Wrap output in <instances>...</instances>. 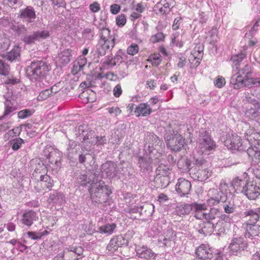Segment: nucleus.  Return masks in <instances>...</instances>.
Returning <instances> with one entry per match:
<instances>
[{"label":"nucleus","mask_w":260,"mask_h":260,"mask_svg":"<svg viewBox=\"0 0 260 260\" xmlns=\"http://www.w3.org/2000/svg\"><path fill=\"white\" fill-rule=\"evenodd\" d=\"M50 69L45 61L34 60L26 68V76L35 84L36 87L42 88L47 82L46 77Z\"/></svg>","instance_id":"nucleus-1"},{"label":"nucleus","mask_w":260,"mask_h":260,"mask_svg":"<svg viewBox=\"0 0 260 260\" xmlns=\"http://www.w3.org/2000/svg\"><path fill=\"white\" fill-rule=\"evenodd\" d=\"M89 192L91 200L100 204L106 202L109 195L111 193L103 181H98L94 179L90 184Z\"/></svg>","instance_id":"nucleus-2"},{"label":"nucleus","mask_w":260,"mask_h":260,"mask_svg":"<svg viewBox=\"0 0 260 260\" xmlns=\"http://www.w3.org/2000/svg\"><path fill=\"white\" fill-rule=\"evenodd\" d=\"M245 134V137L250 144L247 150V154L253 162L258 163L260 161V140L255 139L258 134L254 133V129L252 128L247 129Z\"/></svg>","instance_id":"nucleus-3"},{"label":"nucleus","mask_w":260,"mask_h":260,"mask_svg":"<svg viewBox=\"0 0 260 260\" xmlns=\"http://www.w3.org/2000/svg\"><path fill=\"white\" fill-rule=\"evenodd\" d=\"M197 146L202 153L208 154L209 151L216 148V143L211 138L209 134L206 131L202 129L199 131Z\"/></svg>","instance_id":"nucleus-4"},{"label":"nucleus","mask_w":260,"mask_h":260,"mask_svg":"<svg viewBox=\"0 0 260 260\" xmlns=\"http://www.w3.org/2000/svg\"><path fill=\"white\" fill-rule=\"evenodd\" d=\"M241 192L250 200H255L260 196V187L254 181L247 182L243 186Z\"/></svg>","instance_id":"nucleus-5"},{"label":"nucleus","mask_w":260,"mask_h":260,"mask_svg":"<svg viewBox=\"0 0 260 260\" xmlns=\"http://www.w3.org/2000/svg\"><path fill=\"white\" fill-rule=\"evenodd\" d=\"M165 140L167 146L175 151H179L184 144V139L179 134H176L172 137L169 135H166Z\"/></svg>","instance_id":"nucleus-6"},{"label":"nucleus","mask_w":260,"mask_h":260,"mask_svg":"<svg viewBox=\"0 0 260 260\" xmlns=\"http://www.w3.org/2000/svg\"><path fill=\"white\" fill-rule=\"evenodd\" d=\"M243 87H247L250 89L251 94L258 98H260V76L249 78H244Z\"/></svg>","instance_id":"nucleus-7"},{"label":"nucleus","mask_w":260,"mask_h":260,"mask_svg":"<svg viewBox=\"0 0 260 260\" xmlns=\"http://www.w3.org/2000/svg\"><path fill=\"white\" fill-rule=\"evenodd\" d=\"M224 145L229 149L243 150L244 147L241 137L234 134L229 136L224 141Z\"/></svg>","instance_id":"nucleus-8"},{"label":"nucleus","mask_w":260,"mask_h":260,"mask_svg":"<svg viewBox=\"0 0 260 260\" xmlns=\"http://www.w3.org/2000/svg\"><path fill=\"white\" fill-rule=\"evenodd\" d=\"M49 33L47 30H38L31 34L26 35L23 37L22 40L26 44H31L36 41H40L42 39H45L48 37Z\"/></svg>","instance_id":"nucleus-9"},{"label":"nucleus","mask_w":260,"mask_h":260,"mask_svg":"<svg viewBox=\"0 0 260 260\" xmlns=\"http://www.w3.org/2000/svg\"><path fill=\"white\" fill-rule=\"evenodd\" d=\"M115 38L110 40H99L97 45L96 51L101 56H104L107 52L110 51L115 46Z\"/></svg>","instance_id":"nucleus-10"},{"label":"nucleus","mask_w":260,"mask_h":260,"mask_svg":"<svg viewBox=\"0 0 260 260\" xmlns=\"http://www.w3.org/2000/svg\"><path fill=\"white\" fill-rule=\"evenodd\" d=\"M137 256L142 260L154 259L156 254L146 246L138 245L136 247Z\"/></svg>","instance_id":"nucleus-11"},{"label":"nucleus","mask_w":260,"mask_h":260,"mask_svg":"<svg viewBox=\"0 0 260 260\" xmlns=\"http://www.w3.org/2000/svg\"><path fill=\"white\" fill-rule=\"evenodd\" d=\"M247 243L242 237H236L233 239L229 248L233 254L238 255V253L247 248Z\"/></svg>","instance_id":"nucleus-12"},{"label":"nucleus","mask_w":260,"mask_h":260,"mask_svg":"<svg viewBox=\"0 0 260 260\" xmlns=\"http://www.w3.org/2000/svg\"><path fill=\"white\" fill-rule=\"evenodd\" d=\"M196 253L200 259H207L213 258V251L208 245L201 244L196 250Z\"/></svg>","instance_id":"nucleus-13"},{"label":"nucleus","mask_w":260,"mask_h":260,"mask_svg":"<svg viewBox=\"0 0 260 260\" xmlns=\"http://www.w3.org/2000/svg\"><path fill=\"white\" fill-rule=\"evenodd\" d=\"M101 170L106 176L109 178H114L118 172L117 165L111 161H108L102 164Z\"/></svg>","instance_id":"nucleus-14"},{"label":"nucleus","mask_w":260,"mask_h":260,"mask_svg":"<svg viewBox=\"0 0 260 260\" xmlns=\"http://www.w3.org/2000/svg\"><path fill=\"white\" fill-rule=\"evenodd\" d=\"M191 188L190 182L183 178L179 179L178 183L176 185V190L181 196L188 194Z\"/></svg>","instance_id":"nucleus-15"},{"label":"nucleus","mask_w":260,"mask_h":260,"mask_svg":"<svg viewBox=\"0 0 260 260\" xmlns=\"http://www.w3.org/2000/svg\"><path fill=\"white\" fill-rule=\"evenodd\" d=\"M38 218L36 212L32 210L25 211L21 216L20 222L27 226H30Z\"/></svg>","instance_id":"nucleus-16"},{"label":"nucleus","mask_w":260,"mask_h":260,"mask_svg":"<svg viewBox=\"0 0 260 260\" xmlns=\"http://www.w3.org/2000/svg\"><path fill=\"white\" fill-rule=\"evenodd\" d=\"M204 161L202 159H194L193 162H191L187 159H182L178 162V167L183 169L185 171H190L194 165L200 167L203 165Z\"/></svg>","instance_id":"nucleus-17"},{"label":"nucleus","mask_w":260,"mask_h":260,"mask_svg":"<svg viewBox=\"0 0 260 260\" xmlns=\"http://www.w3.org/2000/svg\"><path fill=\"white\" fill-rule=\"evenodd\" d=\"M219 223V222L218 221L215 223L214 222L206 221L200 225V228L198 230V231L199 233L204 235H211Z\"/></svg>","instance_id":"nucleus-18"},{"label":"nucleus","mask_w":260,"mask_h":260,"mask_svg":"<svg viewBox=\"0 0 260 260\" xmlns=\"http://www.w3.org/2000/svg\"><path fill=\"white\" fill-rule=\"evenodd\" d=\"M19 17L25 19L26 21L28 23H31L36 19V15L34 9L32 7L27 6L20 11Z\"/></svg>","instance_id":"nucleus-19"},{"label":"nucleus","mask_w":260,"mask_h":260,"mask_svg":"<svg viewBox=\"0 0 260 260\" xmlns=\"http://www.w3.org/2000/svg\"><path fill=\"white\" fill-rule=\"evenodd\" d=\"M53 180H52L48 175H42L40 177V181L37 183V186L36 187V189L38 192H40L41 189L38 188V186L40 185L42 187V189H48L50 190L53 186Z\"/></svg>","instance_id":"nucleus-20"},{"label":"nucleus","mask_w":260,"mask_h":260,"mask_svg":"<svg viewBox=\"0 0 260 260\" xmlns=\"http://www.w3.org/2000/svg\"><path fill=\"white\" fill-rule=\"evenodd\" d=\"M207 206L206 204H200L197 202L192 203V210L194 215V216L198 219H203L204 218L205 213L204 211L207 210Z\"/></svg>","instance_id":"nucleus-21"},{"label":"nucleus","mask_w":260,"mask_h":260,"mask_svg":"<svg viewBox=\"0 0 260 260\" xmlns=\"http://www.w3.org/2000/svg\"><path fill=\"white\" fill-rule=\"evenodd\" d=\"M152 109L147 103H141L135 109V113L137 117L147 116L151 114Z\"/></svg>","instance_id":"nucleus-22"},{"label":"nucleus","mask_w":260,"mask_h":260,"mask_svg":"<svg viewBox=\"0 0 260 260\" xmlns=\"http://www.w3.org/2000/svg\"><path fill=\"white\" fill-rule=\"evenodd\" d=\"M138 163L141 170L143 172L148 171L152 168V159L147 155L139 157Z\"/></svg>","instance_id":"nucleus-23"},{"label":"nucleus","mask_w":260,"mask_h":260,"mask_svg":"<svg viewBox=\"0 0 260 260\" xmlns=\"http://www.w3.org/2000/svg\"><path fill=\"white\" fill-rule=\"evenodd\" d=\"M169 176H162L155 175L154 179V186L157 188H164L170 183Z\"/></svg>","instance_id":"nucleus-24"},{"label":"nucleus","mask_w":260,"mask_h":260,"mask_svg":"<svg viewBox=\"0 0 260 260\" xmlns=\"http://www.w3.org/2000/svg\"><path fill=\"white\" fill-rule=\"evenodd\" d=\"M220 213L219 210L215 208H211L209 212L205 213L204 219L207 221L216 223L217 219L219 218Z\"/></svg>","instance_id":"nucleus-25"},{"label":"nucleus","mask_w":260,"mask_h":260,"mask_svg":"<svg viewBox=\"0 0 260 260\" xmlns=\"http://www.w3.org/2000/svg\"><path fill=\"white\" fill-rule=\"evenodd\" d=\"M72 51L70 49H66L58 54V62L62 65H66L71 60L72 57Z\"/></svg>","instance_id":"nucleus-26"},{"label":"nucleus","mask_w":260,"mask_h":260,"mask_svg":"<svg viewBox=\"0 0 260 260\" xmlns=\"http://www.w3.org/2000/svg\"><path fill=\"white\" fill-rule=\"evenodd\" d=\"M246 216H249V219L246 223L250 224H255L259 219L260 213L257 211V209L248 210L244 212Z\"/></svg>","instance_id":"nucleus-27"},{"label":"nucleus","mask_w":260,"mask_h":260,"mask_svg":"<svg viewBox=\"0 0 260 260\" xmlns=\"http://www.w3.org/2000/svg\"><path fill=\"white\" fill-rule=\"evenodd\" d=\"M244 81V78L237 73L231 77L230 83L234 89H240L243 87Z\"/></svg>","instance_id":"nucleus-28"},{"label":"nucleus","mask_w":260,"mask_h":260,"mask_svg":"<svg viewBox=\"0 0 260 260\" xmlns=\"http://www.w3.org/2000/svg\"><path fill=\"white\" fill-rule=\"evenodd\" d=\"M192 210V204H181L176 207V213L180 216L188 215Z\"/></svg>","instance_id":"nucleus-29"},{"label":"nucleus","mask_w":260,"mask_h":260,"mask_svg":"<svg viewBox=\"0 0 260 260\" xmlns=\"http://www.w3.org/2000/svg\"><path fill=\"white\" fill-rule=\"evenodd\" d=\"M145 140L146 142H148V147H151L154 146H159L161 144V141L159 139V138L153 133H147L145 136Z\"/></svg>","instance_id":"nucleus-30"},{"label":"nucleus","mask_w":260,"mask_h":260,"mask_svg":"<svg viewBox=\"0 0 260 260\" xmlns=\"http://www.w3.org/2000/svg\"><path fill=\"white\" fill-rule=\"evenodd\" d=\"M64 201V196L63 194L58 193L57 191H53L52 193L50 194L47 201L50 204H61Z\"/></svg>","instance_id":"nucleus-31"},{"label":"nucleus","mask_w":260,"mask_h":260,"mask_svg":"<svg viewBox=\"0 0 260 260\" xmlns=\"http://www.w3.org/2000/svg\"><path fill=\"white\" fill-rule=\"evenodd\" d=\"M172 168L170 166L160 164L156 168L155 173L156 175L169 176L171 173Z\"/></svg>","instance_id":"nucleus-32"},{"label":"nucleus","mask_w":260,"mask_h":260,"mask_svg":"<svg viewBox=\"0 0 260 260\" xmlns=\"http://www.w3.org/2000/svg\"><path fill=\"white\" fill-rule=\"evenodd\" d=\"M161 6H164L165 11L164 12H170L171 9L174 6V2L173 0H160V1L157 3V9L160 10L162 8Z\"/></svg>","instance_id":"nucleus-33"},{"label":"nucleus","mask_w":260,"mask_h":260,"mask_svg":"<svg viewBox=\"0 0 260 260\" xmlns=\"http://www.w3.org/2000/svg\"><path fill=\"white\" fill-rule=\"evenodd\" d=\"M116 228V224L115 223H108L100 227L99 230L102 233L112 234Z\"/></svg>","instance_id":"nucleus-34"},{"label":"nucleus","mask_w":260,"mask_h":260,"mask_svg":"<svg viewBox=\"0 0 260 260\" xmlns=\"http://www.w3.org/2000/svg\"><path fill=\"white\" fill-rule=\"evenodd\" d=\"M246 233L245 236L250 238L254 235H257V227L255 224H250V223H246L245 227Z\"/></svg>","instance_id":"nucleus-35"},{"label":"nucleus","mask_w":260,"mask_h":260,"mask_svg":"<svg viewBox=\"0 0 260 260\" xmlns=\"http://www.w3.org/2000/svg\"><path fill=\"white\" fill-rule=\"evenodd\" d=\"M62 253L66 260H78L80 258V257H77L71 247L66 248L62 252Z\"/></svg>","instance_id":"nucleus-36"},{"label":"nucleus","mask_w":260,"mask_h":260,"mask_svg":"<svg viewBox=\"0 0 260 260\" xmlns=\"http://www.w3.org/2000/svg\"><path fill=\"white\" fill-rule=\"evenodd\" d=\"M20 48L18 46H15L13 49L8 53L7 59L10 60L17 59L20 57Z\"/></svg>","instance_id":"nucleus-37"},{"label":"nucleus","mask_w":260,"mask_h":260,"mask_svg":"<svg viewBox=\"0 0 260 260\" xmlns=\"http://www.w3.org/2000/svg\"><path fill=\"white\" fill-rule=\"evenodd\" d=\"M245 57L244 53H241L237 55H233L231 58V61L235 63V67L236 69L239 70L240 68V62L242 61L243 58Z\"/></svg>","instance_id":"nucleus-38"},{"label":"nucleus","mask_w":260,"mask_h":260,"mask_svg":"<svg viewBox=\"0 0 260 260\" xmlns=\"http://www.w3.org/2000/svg\"><path fill=\"white\" fill-rule=\"evenodd\" d=\"M122 61V58L119 55H116L113 58H110L108 57L106 61L104 62V64L110 66L111 67L115 66L118 62H121Z\"/></svg>","instance_id":"nucleus-39"},{"label":"nucleus","mask_w":260,"mask_h":260,"mask_svg":"<svg viewBox=\"0 0 260 260\" xmlns=\"http://www.w3.org/2000/svg\"><path fill=\"white\" fill-rule=\"evenodd\" d=\"M24 143V140L20 138H17L9 142L12 148L14 151H17L21 148V145Z\"/></svg>","instance_id":"nucleus-40"},{"label":"nucleus","mask_w":260,"mask_h":260,"mask_svg":"<svg viewBox=\"0 0 260 260\" xmlns=\"http://www.w3.org/2000/svg\"><path fill=\"white\" fill-rule=\"evenodd\" d=\"M197 174L198 179L201 181L206 180L211 175L209 170L207 169H199Z\"/></svg>","instance_id":"nucleus-41"},{"label":"nucleus","mask_w":260,"mask_h":260,"mask_svg":"<svg viewBox=\"0 0 260 260\" xmlns=\"http://www.w3.org/2000/svg\"><path fill=\"white\" fill-rule=\"evenodd\" d=\"M238 73L243 76L244 78H247L248 76L251 75L252 73L251 67L248 64H245L243 68L239 70Z\"/></svg>","instance_id":"nucleus-42"},{"label":"nucleus","mask_w":260,"mask_h":260,"mask_svg":"<svg viewBox=\"0 0 260 260\" xmlns=\"http://www.w3.org/2000/svg\"><path fill=\"white\" fill-rule=\"evenodd\" d=\"M81 147L80 145L77 142H72L70 143L69 147L68 148L69 151V155H71V157H73L74 153H77V152L80 150Z\"/></svg>","instance_id":"nucleus-43"},{"label":"nucleus","mask_w":260,"mask_h":260,"mask_svg":"<svg viewBox=\"0 0 260 260\" xmlns=\"http://www.w3.org/2000/svg\"><path fill=\"white\" fill-rule=\"evenodd\" d=\"M92 176H87L85 174H81L78 177V181L81 186H85L91 182Z\"/></svg>","instance_id":"nucleus-44"},{"label":"nucleus","mask_w":260,"mask_h":260,"mask_svg":"<svg viewBox=\"0 0 260 260\" xmlns=\"http://www.w3.org/2000/svg\"><path fill=\"white\" fill-rule=\"evenodd\" d=\"M15 110V107L12 106L10 102L6 103L5 104V110L4 114L0 117V120H3Z\"/></svg>","instance_id":"nucleus-45"},{"label":"nucleus","mask_w":260,"mask_h":260,"mask_svg":"<svg viewBox=\"0 0 260 260\" xmlns=\"http://www.w3.org/2000/svg\"><path fill=\"white\" fill-rule=\"evenodd\" d=\"M10 67L4 60L0 59V75L7 76L9 74Z\"/></svg>","instance_id":"nucleus-46"},{"label":"nucleus","mask_w":260,"mask_h":260,"mask_svg":"<svg viewBox=\"0 0 260 260\" xmlns=\"http://www.w3.org/2000/svg\"><path fill=\"white\" fill-rule=\"evenodd\" d=\"M83 37L88 40H93L94 36V28H86L82 32Z\"/></svg>","instance_id":"nucleus-47"},{"label":"nucleus","mask_w":260,"mask_h":260,"mask_svg":"<svg viewBox=\"0 0 260 260\" xmlns=\"http://www.w3.org/2000/svg\"><path fill=\"white\" fill-rule=\"evenodd\" d=\"M34 113V110L24 109L18 112V117L20 119H25L30 117Z\"/></svg>","instance_id":"nucleus-48"},{"label":"nucleus","mask_w":260,"mask_h":260,"mask_svg":"<svg viewBox=\"0 0 260 260\" xmlns=\"http://www.w3.org/2000/svg\"><path fill=\"white\" fill-rule=\"evenodd\" d=\"M119 246L117 244L116 240L115 237L112 238L110 243L107 246V249L111 252H114L116 251L118 248Z\"/></svg>","instance_id":"nucleus-49"},{"label":"nucleus","mask_w":260,"mask_h":260,"mask_svg":"<svg viewBox=\"0 0 260 260\" xmlns=\"http://www.w3.org/2000/svg\"><path fill=\"white\" fill-rule=\"evenodd\" d=\"M110 30L109 28H103L102 29L101 38L100 40H110L111 38H115L113 36H110Z\"/></svg>","instance_id":"nucleus-50"},{"label":"nucleus","mask_w":260,"mask_h":260,"mask_svg":"<svg viewBox=\"0 0 260 260\" xmlns=\"http://www.w3.org/2000/svg\"><path fill=\"white\" fill-rule=\"evenodd\" d=\"M51 95V91H50L49 89H45L40 92L37 99L38 101H44L47 99Z\"/></svg>","instance_id":"nucleus-51"},{"label":"nucleus","mask_w":260,"mask_h":260,"mask_svg":"<svg viewBox=\"0 0 260 260\" xmlns=\"http://www.w3.org/2000/svg\"><path fill=\"white\" fill-rule=\"evenodd\" d=\"M158 243L162 245L161 246H171L172 244L173 240L171 239H168V238L164 237L163 236H161L159 237L158 240Z\"/></svg>","instance_id":"nucleus-52"},{"label":"nucleus","mask_w":260,"mask_h":260,"mask_svg":"<svg viewBox=\"0 0 260 260\" xmlns=\"http://www.w3.org/2000/svg\"><path fill=\"white\" fill-rule=\"evenodd\" d=\"M210 191L212 192H214V196L213 197L216 198H219V203L220 202H224L225 200V196L223 192L222 191H219L217 190H210Z\"/></svg>","instance_id":"nucleus-53"},{"label":"nucleus","mask_w":260,"mask_h":260,"mask_svg":"<svg viewBox=\"0 0 260 260\" xmlns=\"http://www.w3.org/2000/svg\"><path fill=\"white\" fill-rule=\"evenodd\" d=\"M139 50V47L137 44H132L127 49V53L131 55L136 54Z\"/></svg>","instance_id":"nucleus-54"},{"label":"nucleus","mask_w":260,"mask_h":260,"mask_svg":"<svg viewBox=\"0 0 260 260\" xmlns=\"http://www.w3.org/2000/svg\"><path fill=\"white\" fill-rule=\"evenodd\" d=\"M165 35L162 32H158L156 35L152 36L150 38V41L153 43H156L164 40Z\"/></svg>","instance_id":"nucleus-55"},{"label":"nucleus","mask_w":260,"mask_h":260,"mask_svg":"<svg viewBox=\"0 0 260 260\" xmlns=\"http://www.w3.org/2000/svg\"><path fill=\"white\" fill-rule=\"evenodd\" d=\"M119 247H122L123 246H127L128 244V240L125 239L122 236H119L115 237Z\"/></svg>","instance_id":"nucleus-56"},{"label":"nucleus","mask_w":260,"mask_h":260,"mask_svg":"<svg viewBox=\"0 0 260 260\" xmlns=\"http://www.w3.org/2000/svg\"><path fill=\"white\" fill-rule=\"evenodd\" d=\"M75 62L78 64V65H79V67L80 66L82 68H83L84 67L87 63V59L84 56L81 55L79 57H78V58L75 61Z\"/></svg>","instance_id":"nucleus-57"},{"label":"nucleus","mask_w":260,"mask_h":260,"mask_svg":"<svg viewBox=\"0 0 260 260\" xmlns=\"http://www.w3.org/2000/svg\"><path fill=\"white\" fill-rule=\"evenodd\" d=\"M107 109L110 114H113L115 116H118L121 113V110L118 107H109Z\"/></svg>","instance_id":"nucleus-58"},{"label":"nucleus","mask_w":260,"mask_h":260,"mask_svg":"<svg viewBox=\"0 0 260 260\" xmlns=\"http://www.w3.org/2000/svg\"><path fill=\"white\" fill-rule=\"evenodd\" d=\"M164 237L174 241L176 237V233L172 229H168Z\"/></svg>","instance_id":"nucleus-59"},{"label":"nucleus","mask_w":260,"mask_h":260,"mask_svg":"<svg viewBox=\"0 0 260 260\" xmlns=\"http://www.w3.org/2000/svg\"><path fill=\"white\" fill-rule=\"evenodd\" d=\"M116 21V24L118 26H122L125 24L126 19L125 16L124 15L121 14L117 17Z\"/></svg>","instance_id":"nucleus-60"},{"label":"nucleus","mask_w":260,"mask_h":260,"mask_svg":"<svg viewBox=\"0 0 260 260\" xmlns=\"http://www.w3.org/2000/svg\"><path fill=\"white\" fill-rule=\"evenodd\" d=\"M247 113L251 118H255L260 115V112L258 109L251 108L247 111Z\"/></svg>","instance_id":"nucleus-61"},{"label":"nucleus","mask_w":260,"mask_h":260,"mask_svg":"<svg viewBox=\"0 0 260 260\" xmlns=\"http://www.w3.org/2000/svg\"><path fill=\"white\" fill-rule=\"evenodd\" d=\"M1 48L4 50L8 49L10 45V41L9 39L5 38L1 40Z\"/></svg>","instance_id":"nucleus-62"},{"label":"nucleus","mask_w":260,"mask_h":260,"mask_svg":"<svg viewBox=\"0 0 260 260\" xmlns=\"http://www.w3.org/2000/svg\"><path fill=\"white\" fill-rule=\"evenodd\" d=\"M19 82V80L14 77H8L5 81V83L8 85H15Z\"/></svg>","instance_id":"nucleus-63"},{"label":"nucleus","mask_w":260,"mask_h":260,"mask_svg":"<svg viewBox=\"0 0 260 260\" xmlns=\"http://www.w3.org/2000/svg\"><path fill=\"white\" fill-rule=\"evenodd\" d=\"M89 9L91 12L96 13L100 10L101 7L100 4L98 2H95L89 5Z\"/></svg>","instance_id":"nucleus-64"}]
</instances>
